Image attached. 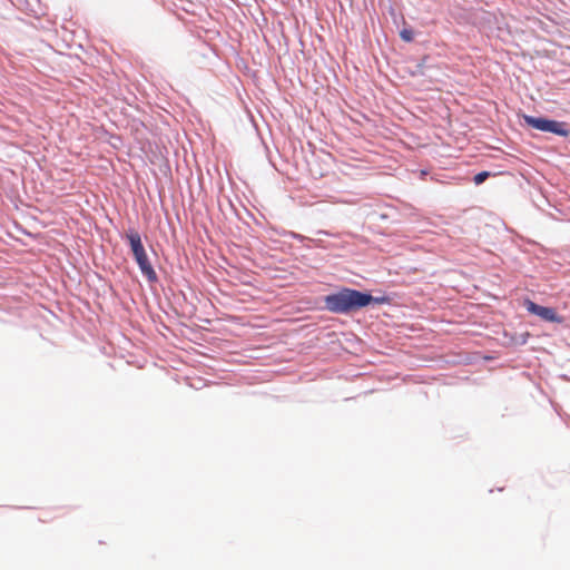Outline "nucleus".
Returning <instances> with one entry per match:
<instances>
[{"label":"nucleus","instance_id":"obj_7","mask_svg":"<svg viewBox=\"0 0 570 570\" xmlns=\"http://www.w3.org/2000/svg\"><path fill=\"white\" fill-rule=\"evenodd\" d=\"M401 38L406 41V42H410L413 40V32L412 30H409V29H403L400 33Z\"/></svg>","mask_w":570,"mask_h":570},{"label":"nucleus","instance_id":"obj_2","mask_svg":"<svg viewBox=\"0 0 570 570\" xmlns=\"http://www.w3.org/2000/svg\"><path fill=\"white\" fill-rule=\"evenodd\" d=\"M524 120L529 126L538 130L553 132L560 136L568 135V130L564 128L566 125L563 122L532 116H524Z\"/></svg>","mask_w":570,"mask_h":570},{"label":"nucleus","instance_id":"obj_1","mask_svg":"<svg viewBox=\"0 0 570 570\" xmlns=\"http://www.w3.org/2000/svg\"><path fill=\"white\" fill-rule=\"evenodd\" d=\"M373 302H379V298L352 288H343L324 298L326 309L337 314H348L358 311Z\"/></svg>","mask_w":570,"mask_h":570},{"label":"nucleus","instance_id":"obj_4","mask_svg":"<svg viewBox=\"0 0 570 570\" xmlns=\"http://www.w3.org/2000/svg\"><path fill=\"white\" fill-rule=\"evenodd\" d=\"M126 239L129 243L134 257L141 256V254L146 252L141 242V237L137 230L129 229L126 233Z\"/></svg>","mask_w":570,"mask_h":570},{"label":"nucleus","instance_id":"obj_3","mask_svg":"<svg viewBox=\"0 0 570 570\" xmlns=\"http://www.w3.org/2000/svg\"><path fill=\"white\" fill-rule=\"evenodd\" d=\"M524 306L530 314L537 315L543 321L559 324L563 322V317L558 315L556 309L552 307L538 305L530 299L524 302Z\"/></svg>","mask_w":570,"mask_h":570},{"label":"nucleus","instance_id":"obj_6","mask_svg":"<svg viewBox=\"0 0 570 570\" xmlns=\"http://www.w3.org/2000/svg\"><path fill=\"white\" fill-rule=\"evenodd\" d=\"M490 176H491V174L489 171H481L474 176L473 181L475 185H481Z\"/></svg>","mask_w":570,"mask_h":570},{"label":"nucleus","instance_id":"obj_5","mask_svg":"<svg viewBox=\"0 0 570 570\" xmlns=\"http://www.w3.org/2000/svg\"><path fill=\"white\" fill-rule=\"evenodd\" d=\"M136 263L138 264L141 273L147 277L149 282H155L157 279V274L150 264L147 253H142L141 256L135 257Z\"/></svg>","mask_w":570,"mask_h":570}]
</instances>
